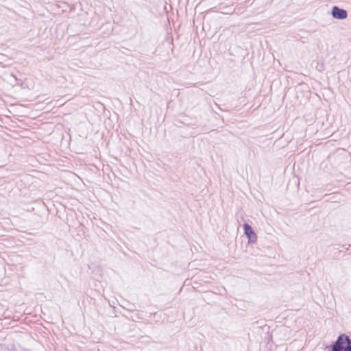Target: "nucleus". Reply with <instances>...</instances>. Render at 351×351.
Returning a JSON list of instances; mask_svg holds the SVG:
<instances>
[{"label": "nucleus", "instance_id": "obj_2", "mask_svg": "<svg viewBox=\"0 0 351 351\" xmlns=\"http://www.w3.org/2000/svg\"><path fill=\"white\" fill-rule=\"evenodd\" d=\"M245 234L247 237L248 243H255L257 241V235L248 223H244Z\"/></svg>", "mask_w": 351, "mask_h": 351}, {"label": "nucleus", "instance_id": "obj_3", "mask_svg": "<svg viewBox=\"0 0 351 351\" xmlns=\"http://www.w3.org/2000/svg\"><path fill=\"white\" fill-rule=\"evenodd\" d=\"M332 16L334 19L343 20L348 17V12L346 10L340 8L337 5L332 7L331 10Z\"/></svg>", "mask_w": 351, "mask_h": 351}, {"label": "nucleus", "instance_id": "obj_1", "mask_svg": "<svg viewBox=\"0 0 351 351\" xmlns=\"http://www.w3.org/2000/svg\"><path fill=\"white\" fill-rule=\"evenodd\" d=\"M332 351H351V339L345 334L339 335L332 346Z\"/></svg>", "mask_w": 351, "mask_h": 351}]
</instances>
